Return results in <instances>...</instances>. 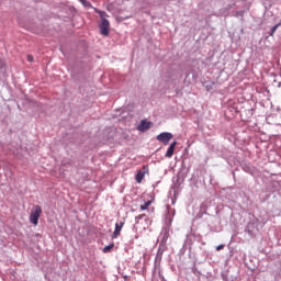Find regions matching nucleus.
Wrapping results in <instances>:
<instances>
[{
  "label": "nucleus",
  "instance_id": "39448f33",
  "mask_svg": "<svg viewBox=\"0 0 281 281\" xmlns=\"http://www.w3.org/2000/svg\"><path fill=\"white\" fill-rule=\"evenodd\" d=\"M177 147V140H175L173 143L170 144V146L168 147L165 157H167V159H170V157H172V155H175V148Z\"/></svg>",
  "mask_w": 281,
  "mask_h": 281
},
{
  "label": "nucleus",
  "instance_id": "6e6552de",
  "mask_svg": "<svg viewBox=\"0 0 281 281\" xmlns=\"http://www.w3.org/2000/svg\"><path fill=\"white\" fill-rule=\"evenodd\" d=\"M136 181H137V183H142V181H144V172L143 171H137Z\"/></svg>",
  "mask_w": 281,
  "mask_h": 281
},
{
  "label": "nucleus",
  "instance_id": "423d86ee",
  "mask_svg": "<svg viewBox=\"0 0 281 281\" xmlns=\"http://www.w3.org/2000/svg\"><path fill=\"white\" fill-rule=\"evenodd\" d=\"M122 227H124V222H119L115 224V229L112 235V238H117V236H120V234L122 232Z\"/></svg>",
  "mask_w": 281,
  "mask_h": 281
},
{
  "label": "nucleus",
  "instance_id": "4468645a",
  "mask_svg": "<svg viewBox=\"0 0 281 281\" xmlns=\"http://www.w3.org/2000/svg\"><path fill=\"white\" fill-rule=\"evenodd\" d=\"M221 249H225V245H220L216 247V251H221Z\"/></svg>",
  "mask_w": 281,
  "mask_h": 281
},
{
  "label": "nucleus",
  "instance_id": "20e7f679",
  "mask_svg": "<svg viewBox=\"0 0 281 281\" xmlns=\"http://www.w3.org/2000/svg\"><path fill=\"white\" fill-rule=\"evenodd\" d=\"M151 124H153L151 122H148L146 120H142L137 130L140 131V133H146V131H148V128H150Z\"/></svg>",
  "mask_w": 281,
  "mask_h": 281
},
{
  "label": "nucleus",
  "instance_id": "f8f14e48",
  "mask_svg": "<svg viewBox=\"0 0 281 281\" xmlns=\"http://www.w3.org/2000/svg\"><path fill=\"white\" fill-rule=\"evenodd\" d=\"M279 25H280V24H276V25L271 29L270 36H273V35L276 34V32H277Z\"/></svg>",
  "mask_w": 281,
  "mask_h": 281
},
{
  "label": "nucleus",
  "instance_id": "0eeeda50",
  "mask_svg": "<svg viewBox=\"0 0 281 281\" xmlns=\"http://www.w3.org/2000/svg\"><path fill=\"white\" fill-rule=\"evenodd\" d=\"M94 12H97V14H100L101 21L106 20V16H109V14H106V12L100 11V10H98V9H94Z\"/></svg>",
  "mask_w": 281,
  "mask_h": 281
},
{
  "label": "nucleus",
  "instance_id": "f03ea898",
  "mask_svg": "<svg viewBox=\"0 0 281 281\" xmlns=\"http://www.w3.org/2000/svg\"><path fill=\"white\" fill-rule=\"evenodd\" d=\"M157 142H161L165 146L170 144V139H172V133L170 132H162L156 137Z\"/></svg>",
  "mask_w": 281,
  "mask_h": 281
},
{
  "label": "nucleus",
  "instance_id": "f257e3e1",
  "mask_svg": "<svg viewBox=\"0 0 281 281\" xmlns=\"http://www.w3.org/2000/svg\"><path fill=\"white\" fill-rule=\"evenodd\" d=\"M42 214L43 209H41V205H35L30 214V223H32V225H38V218H41Z\"/></svg>",
  "mask_w": 281,
  "mask_h": 281
},
{
  "label": "nucleus",
  "instance_id": "9b49d317",
  "mask_svg": "<svg viewBox=\"0 0 281 281\" xmlns=\"http://www.w3.org/2000/svg\"><path fill=\"white\" fill-rule=\"evenodd\" d=\"M80 3L85 7V8H91V2L87 1V0H79Z\"/></svg>",
  "mask_w": 281,
  "mask_h": 281
},
{
  "label": "nucleus",
  "instance_id": "2eb2a0df",
  "mask_svg": "<svg viewBox=\"0 0 281 281\" xmlns=\"http://www.w3.org/2000/svg\"><path fill=\"white\" fill-rule=\"evenodd\" d=\"M144 216H145L144 214L138 215V218H139V220H143V218H144Z\"/></svg>",
  "mask_w": 281,
  "mask_h": 281
},
{
  "label": "nucleus",
  "instance_id": "ddd939ff",
  "mask_svg": "<svg viewBox=\"0 0 281 281\" xmlns=\"http://www.w3.org/2000/svg\"><path fill=\"white\" fill-rule=\"evenodd\" d=\"M26 60H27L29 63H34V56L27 55V56H26Z\"/></svg>",
  "mask_w": 281,
  "mask_h": 281
},
{
  "label": "nucleus",
  "instance_id": "1a4fd4ad",
  "mask_svg": "<svg viewBox=\"0 0 281 281\" xmlns=\"http://www.w3.org/2000/svg\"><path fill=\"white\" fill-rule=\"evenodd\" d=\"M153 204V201H147L144 204L140 205V210H148V207H150V205Z\"/></svg>",
  "mask_w": 281,
  "mask_h": 281
},
{
  "label": "nucleus",
  "instance_id": "7ed1b4c3",
  "mask_svg": "<svg viewBox=\"0 0 281 281\" xmlns=\"http://www.w3.org/2000/svg\"><path fill=\"white\" fill-rule=\"evenodd\" d=\"M110 27H111V23L109 22V20H101V23L99 24V29L102 36H109Z\"/></svg>",
  "mask_w": 281,
  "mask_h": 281
},
{
  "label": "nucleus",
  "instance_id": "9d476101",
  "mask_svg": "<svg viewBox=\"0 0 281 281\" xmlns=\"http://www.w3.org/2000/svg\"><path fill=\"white\" fill-rule=\"evenodd\" d=\"M115 247V244H111L108 245L103 248V254H109V251H111V249H113Z\"/></svg>",
  "mask_w": 281,
  "mask_h": 281
}]
</instances>
